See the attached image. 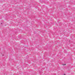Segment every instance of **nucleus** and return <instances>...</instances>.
I'll return each mask as SVG.
<instances>
[{
  "mask_svg": "<svg viewBox=\"0 0 75 75\" xmlns=\"http://www.w3.org/2000/svg\"><path fill=\"white\" fill-rule=\"evenodd\" d=\"M64 65H66V64H65Z\"/></svg>",
  "mask_w": 75,
  "mask_h": 75,
  "instance_id": "1",
  "label": "nucleus"
},
{
  "mask_svg": "<svg viewBox=\"0 0 75 75\" xmlns=\"http://www.w3.org/2000/svg\"><path fill=\"white\" fill-rule=\"evenodd\" d=\"M64 75H65V74H64Z\"/></svg>",
  "mask_w": 75,
  "mask_h": 75,
  "instance_id": "2",
  "label": "nucleus"
}]
</instances>
